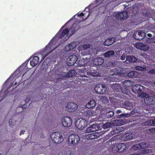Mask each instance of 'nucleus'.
Segmentation results:
<instances>
[{"mask_svg":"<svg viewBox=\"0 0 155 155\" xmlns=\"http://www.w3.org/2000/svg\"><path fill=\"white\" fill-rule=\"evenodd\" d=\"M87 61L85 59H83L79 60L78 62V65L80 67H84V68L81 70V74L79 77H87V75L95 76V74L94 72L95 71L91 67L90 68L88 67L87 65ZM89 67L90 66L88 65Z\"/></svg>","mask_w":155,"mask_h":155,"instance_id":"f257e3e1","label":"nucleus"},{"mask_svg":"<svg viewBox=\"0 0 155 155\" xmlns=\"http://www.w3.org/2000/svg\"><path fill=\"white\" fill-rule=\"evenodd\" d=\"M50 137L53 141L56 143H60L63 141L62 135L59 132H56L52 133Z\"/></svg>","mask_w":155,"mask_h":155,"instance_id":"f03ea898","label":"nucleus"},{"mask_svg":"<svg viewBox=\"0 0 155 155\" xmlns=\"http://www.w3.org/2000/svg\"><path fill=\"white\" fill-rule=\"evenodd\" d=\"M111 87L115 91L120 92V91L124 94L127 95H129L130 94L129 90L127 89H124L121 87V85L119 84H113L111 85Z\"/></svg>","mask_w":155,"mask_h":155,"instance_id":"7ed1b4c3","label":"nucleus"},{"mask_svg":"<svg viewBox=\"0 0 155 155\" xmlns=\"http://www.w3.org/2000/svg\"><path fill=\"white\" fill-rule=\"evenodd\" d=\"M127 146L124 143H119L114 145L112 149V151L115 153L117 152H121L126 149Z\"/></svg>","mask_w":155,"mask_h":155,"instance_id":"20e7f679","label":"nucleus"},{"mask_svg":"<svg viewBox=\"0 0 155 155\" xmlns=\"http://www.w3.org/2000/svg\"><path fill=\"white\" fill-rule=\"evenodd\" d=\"M82 21L78 20L77 21H75L72 25L71 28L68 30V34L69 36H68V38L74 34L75 31L80 28V26L79 25L80 23Z\"/></svg>","mask_w":155,"mask_h":155,"instance_id":"39448f33","label":"nucleus"},{"mask_svg":"<svg viewBox=\"0 0 155 155\" xmlns=\"http://www.w3.org/2000/svg\"><path fill=\"white\" fill-rule=\"evenodd\" d=\"M80 140L79 137L76 134L70 135L68 139V143L70 144L75 145L77 144Z\"/></svg>","mask_w":155,"mask_h":155,"instance_id":"423d86ee","label":"nucleus"},{"mask_svg":"<svg viewBox=\"0 0 155 155\" xmlns=\"http://www.w3.org/2000/svg\"><path fill=\"white\" fill-rule=\"evenodd\" d=\"M87 125V121L84 119H79L76 123L77 127L79 129H83Z\"/></svg>","mask_w":155,"mask_h":155,"instance_id":"0eeeda50","label":"nucleus"},{"mask_svg":"<svg viewBox=\"0 0 155 155\" xmlns=\"http://www.w3.org/2000/svg\"><path fill=\"white\" fill-rule=\"evenodd\" d=\"M107 88L103 84H99L96 85L94 88V90L97 93L99 94H103L107 91Z\"/></svg>","mask_w":155,"mask_h":155,"instance_id":"6e6552de","label":"nucleus"},{"mask_svg":"<svg viewBox=\"0 0 155 155\" xmlns=\"http://www.w3.org/2000/svg\"><path fill=\"white\" fill-rule=\"evenodd\" d=\"M62 125L64 127H69L71 126L72 123V119L69 117H65L61 120Z\"/></svg>","mask_w":155,"mask_h":155,"instance_id":"1a4fd4ad","label":"nucleus"},{"mask_svg":"<svg viewBox=\"0 0 155 155\" xmlns=\"http://www.w3.org/2000/svg\"><path fill=\"white\" fill-rule=\"evenodd\" d=\"M145 35V33L141 31H136L133 35L134 39L138 40H141L143 39Z\"/></svg>","mask_w":155,"mask_h":155,"instance_id":"9d476101","label":"nucleus"},{"mask_svg":"<svg viewBox=\"0 0 155 155\" xmlns=\"http://www.w3.org/2000/svg\"><path fill=\"white\" fill-rule=\"evenodd\" d=\"M115 18L118 20H121L126 19L128 17V11H124L116 14Z\"/></svg>","mask_w":155,"mask_h":155,"instance_id":"9b49d317","label":"nucleus"},{"mask_svg":"<svg viewBox=\"0 0 155 155\" xmlns=\"http://www.w3.org/2000/svg\"><path fill=\"white\" fill-rule=\"evenodd\" d=\"M127 114H121L119 115L117 117V118L119 119L115 120L116 124L118 126H120L125 124V122L124 121V120L120 119L125 117H127Z\"/></svg>","mask_w":155,"mask_h":155,"instance_id":"f8f14e48","label":"nucleus"},{"mask_svg":"<svg viewBox=\"0 0 155 155\" xmlns=\"http://www.w3.org/2000/svg\"><path fill=\"white\" fill-rule=\"evenodd\" d=\"M78 60L77 57L75 55H72L69 56L67 58L68 65L69 66L73 65Z\"/></svg>","mask_w":155,"mask_h":155,"instance_id":"ddd939ff","label":"nucleus"},{"mask_svg":"<svg viewBox=\"0 0 155 155\" xmlns=\"http://www.w3.org/2000/svg\"><path fill=\"white\" fill-rule=\"evenodd\" d=\"M144 99V103L147 105L153 104L155 103V100L154 97L150 96L147 94Z\"/></svg>","mask_w":155,"mask_h":155,"instance_id":"4468645a","label":"nucleus"},{"mask_svg":"<svg viewBox=\"0 0 155 155\" xmlns=\"http://www.w3.org/2000/svg\"><path fill=\"white\" fill-rule=\"evenodd\" d=\"M67 107L69 111L74 112L77 110L78 106L74 103L69 102L67 104Z\"/></svg>","mask_w":155,"mask_h":155,"instance_id":"2eb2a0df","label":"nucleus"},{"mask_svg":"<svg viewBox=\"0 0 155 155\" xmlns=\"http://www.w3.org/2000/svg\"><path fill=\"white\" fill-rule=\"evenodd\" d=\"M136 47L138 49L145 51L148 50L149 47L148 45H144L143 43H138L136 44Z\"/></svg>","mask_w":155,"mask_h":155,"instance_id":"dca6fc26","label":"nucleus"},{"mask_svg":"<svg viewBox=\"0 0 155 155\" xmlns=\"http://www.w3.org/2000/svg\"><path fill=\"white\" fill-rule=\"evenodd\" d=\"M68 29L67 28H65L64 30H63L61 34L60 31H59L56 35L54 37H55V38L57 37L58 39H60L62 38L67 34V36H69V34H68Z\"/></svg>","mask_w":155,"mask_h":155,"instance_id":"f3484780","label":"nucleus"},{"mask_svg":"<svg viewBox=\"0 0 155 155\" xmlns=\"http://www.w3.org/2000/svg\"><path fill=\"white\" fill-rule=\"evenodd\" d=\"M104 59L102 58H96L93 61V65L96 66L101 65L104 62Z\"/></svg>","mask_w":155,"mask_h":155,"instance_id":"a211bd4d","label":"nucleus"},{"mask_svg":"<svg viewBox=\"0 0 155 155\" xmlns=\"http://www.w3.org/2000/svg\"><path fill=\"white\" fill-rule=\"evenodd\" d=\"M124 130V128L122 127H115L111 131V133L112 135H114L119 134Z\"/></svg>","mask_w":155,"mask_h":155,"instance_id":"6ab92c4d","label":"nucleus"},{"mask_svg":"<svg viewBox=\"0 0 155 155\" xmlns=\"http://www.w3.org/2000/svg\"><path fill=\"white\" fill-rule=\"evenodd\" d=\"M56 48H55L53 49H52L50 45V44H48L46 46L44 49V51L46 52V54L44 56L42 57V59H43L53 50L54 49Z\"/></svg>","mask_w":155,"mask_h":155,"instance_id":"aec40b11","label":"nucleus"},{"mask_svg":"<svg viewBox=\"0 0 155 155\" xmlns=\"http://www.w3.org/2000/svg\"><path fill=\"white\" fill-rule=\"evenodd\" d=\"M123 107L127 110H130L133 109V104L128 101H125L122 103Z\"/></svg>","mask_w":155,"mask_h":155,"instance_id":"412c9836","label":"nucleus"},{"mask_svg":"<svg viewBox=\"0 0 155 155\" xmlns=\"http://www.w3.org/2000/svg\"><path fill=\"white\" fill-rule=\"evenodd\" d=\"M39 61V57L37 56H35L33 58L32 60L30 61V64L32 67H35L38 64Z\"/></svg>","mask_w":155,"mask_h":155,"instance_id":"4be33fe9","label":"nucleus"},{"mask_svg":"<svg viewBox=\"0 0 155 155\" xmlns=\"http://www.w3.org/2000/svg\"><path fill=\"white\" fill-rule=\"evenodd\" d=\"M120 68L119 67H116L114 69H110V72H114L113 74H110L112 76L115 75H120L121 74L122 71L120 70Z\"/></svg>","mask_w":155,"mask_h":155,"instance_id":"5701e85b","label":"nucleus"},{"mask_svg":"<svg viewBox=\"0 0 155 155\" xmlns=\"http://www.w3.org/2000/svg\"><path fill=\"white\" fill-rule=\"evenodd\" d=\"M133 84V83L132 81L129 80H125L123 82V85L125 87V88L123 89H128L127 88L132 86Z\"/></svg>","mask_w":155,"mask_h":155,"instance_id":"b1692460","label":"nucleus"},{"mask_svg":"<svg viewBox=\"0 0 155 155\" xmlns=\"http://www.w3.org/2000/svg\"><path fill=\"white\" fill-rule=\"evenodd\" d=\"M115 41V38H110L106 39L104 42L105 46H109L112 45Z\"/></svg>","mask_w":155,"mask_h":155,"instance_id":"393cba45","label":"nucleus"},{"mask_svg":"<svg viewBox=\"0 0 155 155\" xmlns=\"http://www.w3.org/2000/svg\"><path fill=\"white\" fill-rule=\"evenodd\" d=\"M76 71L75 70H72L68 72L67 74L64 73L63 76H61L62 78H70L75 76L76 75Z\"/></svg>","mask_w":155,"mask_h":155,"instance_id":"a878e982","label":"nucleus"},{"mask_svg":"<svg viewBox=\"0 0 155 155\" xmlns=\"http://www.w3.org/2000/svg\"><path fill=\"white\" fill-rule=\"evenodd\" d=\"M132 137V134L128 133H126L122 134V139L124 141L130 139Z\"/></svg>","mask_w":155,"mask_h":155,"instance_id":"bb28decb","label":"nucleus"},{"mask_svg":"<svg viewBox=\"0 0 155 155\" xmlns=\"http://www.w3.org/2000/svg\"><path fill=\"white\" fill-rule=\"evenodd\" d=\"M139 86L137 93L140 96H143L145 97L147 95V94L143 92V87L141 85H138Z\"/></svg>","mask_w":155,"mask_h":155,"instance_id":"cd10ccee","label":"nucleus"},{"mask_svg":"<svg viewBox=\"0 0 155 155\" xmlns=\"http://www.w3.org/2000/svg\"><path fill=\"white\" fill-rule=\"evenodd\" d=\"M139 76L138 73L136 71H131L129 72L127 74V76L129 78H136Z\"/></svg>","mask_w":155,"mask_h":155,"instance_id":"c85d7f7f","label":"nucleus"},{"mask_svg":"<svg viewBox=\"0 0 155 155\" xmlns=\"http://www.w3.org/2000/svg\"><path fill=\"white\" fill-rule=\"evenodd\" d=\"M76 46V43L75 42H73L67 45L65 48L67 51H69L73 49Z\"/></svg>","mask_w":155,"mask_h":155,"instance_id":"c756f323","label":"nucleus"},{"mask_svg":"<svg viewBox=\"0 0 155 155\" xmlns=\"http://www.w3.org/2000/svg\"><path fill=\"white\" fill-rule=\"evenodd\" d=\"M28 61H26L24 63H23L20 67L19 68V70L18 71V69L14 73L15 74H16V73H17V72H18V73H21L25 68L26 66H27V64L28 63Z\"/></svg>","mask_w":155,"mask_h":155,"instance_id":"7c9ffc66","label":"nucleus"},{"mask_svg":"<svg viewBox=\"0 0 155 155\" xmlns=\"http://www.w3.org/2000/svg\"><path fill=\"white\" fill-rule=\"evenodd\" d=\"M95 101L94 100H91L86 105V107L87 108L93 107L95 106Z\"/></svg>","mask_w":155,"mask_h":155,"instance_id":"2f4dec72","label":"nucleus"},{"mask_svg":"<svg viewBox=\"0 0 155 155\" xmlns=\"http://www.w3.org/2000/svg\"><path fill=\"white\" fill-rule=\"evenodd\" d=\"M126 60L129 62L135 63L137 61V58L133 56L130 55L127 57Z\"/></svg>","mask_w":155,"mask_h":155,"instance_id":"473e14b6","label":"nucleus"},{"mask_svg":"<svg viewBox=\"0 0 155 155\" xmlns=\"http://www.w3.org/2000/svg\"><path fill=\"white\" fill-rule=\"evenodd\" d=\"M115 52L114 51L110 50L105 52L104 55L105 57L109 58L113 56Z\"/></svg>","mask_w":155,"mask_h":155,"instance_id":"72a5a7b5","label":"nucleus"},{"mask_svg":"<svg viewBox=\"0 0 155 155\" xmlns=\"http://www.w3.org/2000/svg\"><path fill=\"white\" fill-rule=\"evenodd\" d=\"M95 134V133L89 134L86 136V138L87 140L94 139L97 138V136Z\"/></svg>","mask_w":155,"mask_h":155,"instance_id":"f704fd0d","label":"nucleus"},{"mask_svg":"<svg viewBox=\"0 0 155 155\" xmlns=\"http://www.w3.org/2000/svg\"><path fill=\"white\" fill-rule=\"evenodd\" d=\"M140 85V84H136L133 86L132 87V91L134 93L136 94L137 93L139 89L138 88L139 87L138 85Z\"/></svg>","mask_w":155,"mask_h":155,"instance_id":"c9c22d12","label":"nucleus"},{"mask_svg":"<svg viewBox=\"0 0 155 155\" xmlns=\"http://www.w3.org/2000/svg\"><path fill=\"white\" fill-rule=\"evenodd\" d=\"M100 100L103 104H106L109 102L107 98L105 96L101 97Z\"/></svg>","mask_w":155,"mask_h":155,"instance_id":"e433bc0d","label":"nucleus"},{"mask_svg":"<svg viewBox=\"0 0 155 155\" xmlns=\"http://www.w3.org/2000/svg\"><path fill=\"white\" fill-rule=\"evenodd\" d=\"M146 125L155 126V119L149 120L145 122Z\"/></svg>","mask_w":155,"mask_h":155,"instance_id":"4c0bfd02","label":"nucleus"},{"mask_svg":"<svg viewBox=\"0 0 155 155\" xmlns=\"http://www.w3.org/2000/svg\"><path fill=\"white\" fill-rule=\"evenodd\" d=\"M114 114V113L113 111H110L107 112L105 114L106 117L110 118L113 117Z\"/></svg>","mask_w":155,"mask_h":155,"instance_id":"58836bf2","label":"nucleus"},{"mask_svg":"<svg viewBox=\"0 0 155 155\" xmlns=\"http://www.w3.org/2000/svg\"><path fill=\"white\" fill-rule=\"evenodd\" d=\"M140 143V147H141V149L145 148L149 145V143H148L142 142Z\"/></svg>","mask_w":155,"mask_h":155,"instance_id":"ea45409f","label":"nucleus"},{"mask_svg":"<svg viewBox=\"0 0 155 155\" xmlns=\"http://www.w3.org/2000/svg\"><path fill=\"white\" fill-rule=\"evenodd\" d=\"M140 143L136 144L133 146L132 147L133 149L135 150H141Z\"/></svg>","mask_w":155,"mask_h":155,"instance_id":"a19ab883","label":"nucleus"},{"mask_svg":"<svg viewBox=\"0 0 155 155\" xmlns=\"http://www.w3.org/2000/svg\"><path fill=\"white\" fill-rule=\"evenodd\" d=\"M85 115L87 117H89L92 116L93 115V112L92 110H88L85 112Z\"/></svg>","mask_w":155,"mask_h":155,"instance_id":"79ce46f5","label":"nucleus"},{"mask_svg":"<svg viewBox=\"0 0 155 155\" xmlns=\"http://www.w3.org/2000/svg\"><path fill=\"white\" fill-rule=\"evenodd\" d=\"M131 10L132 15H135L138 13V10L137 8H131Z\"/></svg>","mask_w":155,"mask_h":155,"instance_id":"37998d69","label":"nucleus"},{"mask_svg":"<svg viewBox=\"0 0 155 155\" xmlns=\"http://www.w3.org/2000/svg\"><path fill=\"white\" fill-rule=\"evenodd\" d=\"M111 123L109 122H107L103 125V127L104 129H107L110 128L111 127Z\"/></svg>","mask_w":155,"mask_h":155,"instance_id":"c03bdc74","label":"nucleus"},{"mask_svg":"<svg viewBox=\"0 0 155 155\" xmlns=\"http://www.w3.org/2000/svg\"><path fill=\"white\" fill-rule=\"evenodd\" d=\"M135 68L136 70L138 71H144L146 69L145 68L141 66H137Z\"/></svg>","mask_w":155,"mask_h":155,"instance_id":"a18cd8bd","label":"nucleus"},{"mask_svg":"<svg viewBox=\"0 0 155 155\" xmlns=\"http://www.w3.org/2000/svg\"><path fill=\"white\" fill-rule=\"evenodd\" d=\"M92 127H91V126H90L87 128L86 130V131L87 133H88L94 132V130H92Z\"/></svg>","mask_w":155,"mask_h":155,"instance_id":"49530a36","label":"nucleus"},{"mask_svg":"<svg viewBox=\"0 0 155 155\" xmlns=\"http://www.w3.org/2000/svg\"><path fill=\"white\" fill-rule=\"evenodd\" d=\"M92 54L94 55H95V54H97V49L95 48H94L92 50Z\"/></svg>","mask_w":155,"mask_h":155,"instance_id":"de8ad7c7","label":"nucleus"},{"mask_svg":"<svg viewBox=\"0 0 155 155\" xmlns=\"http://www.w3.org/2000/svg\"><path fill=\"white\" fill-rule=\"evenodd\" d=\"M90 47V44H84L82 46V47L84 49L86 50L88 48H89Z\"/></svg>","mask_w":155,"mask_h":155,"instance_id":"09e8293b","label":"nucleus"},{"mask_svg":"<svg viewBox=\"0 0 155 155\" xmlns=\"http://www.w3.org/2000/svg\"><path fill=\"white\" fill-rule=\"evenodd\" d=\"M109 99L110 101L111 102L115 103L116 101V99L114 98V97H109Z\"/></svg>","mask_w":155,"mask_h":155,"instance_id":"8fccbe9b","label":"nucleus"},{"mask_svg":"<svg viewBox=\"0 0 155 155\" xmlns=\"http://www.w3.org/2000/svg\"><path fill=\"white\" fill-rule=\"evenodd\" d=\"M91 127H92V130H94V131H95L97 130V126L95 124H92V125L91 126Z\"/></svg>","mask_w":155,"mask_h":155,"instance_id":"3c124183","label":"nucleus"},{"mask_svg":"<svg viewBox=\"0 0 155 155\" xmlns=\"http://www.w3.org/2000/svg\"><path fill=\"white\" fill-rule=\"evenodd\" d=\"M105 0H96L95 1V2L96 4H100L101 3H103Z\"/></svg>","mask_w":155,"mask_h":155,"instance_id":"603ef678","label":"nucleus"},{"mask_svg":"<svg viewBox=\"0 0 155 155\" xmlns=\"http://www.w3.org/2000/svg\"><path fill=\"white\" fill-rule=\"evenodd\" d=\"M148 73L151 74H155V69L151 70L149 71Z\"/></svg>","mask_w":155,"mask_h":155,"instance_id":"864d4df0","label":"nucleus"},{"mask_svg":"<svg viewBox=\"0 0 155 155\" xmlns=\"http://www.w3.org/2000/svg\"><path fill=\"white\" fill-rule=\"evenodd\" d=\"M77 16L78 17H80V16L82 17L85 14L83 12H81L80 13H77Z\"/></svg>","mask_w":155,"mask_h":155,"instance_id":"5fc2aeb1","label":"nucleus"},{"mask_svg":"<svg viewBox=\"0 0 155 155\" xmlns=\"http://www.w3.org/2000/svg\"><path fill=\"white\" fill-rule=\"evenodd\" d=\"M125 56L123 54L122 55L120 58V59L122 60H124L125 59Z\"/></svg>","mask_w":155,"mask_h":155,"instance_id":"6e6d98bb","label":"nucleus"},{"mask_svg":"<svg viewBox=\"0 0 155 155\" xmlns=\"http://www.w3.org/2000/svg\"><path fill=\"white\" fill-rule=\"evenodd\" d=\"M12 119H10L9 120V121H8L9 125L11 127H12V124L11 123L12 122Z\"/></svg>","mask_w":155,"mask_h":155,"instance_id":"4d7b16f0","label":"nucleus"},{"mask_svg":"<svg viewBox=\"0 0 155 155\" xmlns=\"http://www.w3.org/2000/svg\"><path fill=\"white\" fill-rule=\"evenodd\" d=\"M25 131L23 130L21 131L20 133V135H21L24 134Z\"/></svg>","mask_w":155,"mask_h":155,"instance_id":"13d9d810","label":"nucleus"},{"mask_svg":"<svg viewBox=\"0 0 155 155\" xmlns=\"http://www.w3.org/2000/svg\"><path fill=\"white\" fill-rule=\"evenodd\" d=\"M11 84L10 86H11L12 85H16L17 84V82H15V84H14V83L13 82L12 83H11Z\"/></svg>","mask_w":155,"mask_h":155,"instance_id":"bf43d9fd","label":"nucleus"},{"mask_svg":"<svg viewBox=\"0 0 155 155\" xmlns=\"http://www.w3.org/2000/svg\"><path fill=\"white\" fill-rule=\"evenodd\" d=\"M89 12L87 16V17L83 19V21H84V20H86L88 17L89 16Z\"/></svg>","mask_w":155,"mask_h":155,"instance_id":"052dcab7","label":"nucleus"},{"mask_svg":"<svg viewBox=\"0 0 155 155\" xmlns=\"http://www.w3.org/2000/svg\"><path fill=\"white\" fill-rule=\"evenodd\" d=\"M150 131H152L153 132H155V128L150 129Z\"/></svg>","mask_w":155,"mask_h":155,"instance_id":"680f3d73","label":"nucleus"},{"mask_svg":"<svg viewBox=\"0 0 155 155\" xmlns=\"http://www.w3.org/2000/svg\"><path fill=\"white\" fill-rule=\"evenodd\" d=\"M29 101V99H28V97H27L25 99V102L26 103H28V101Z\"/></svg>","mask_w":155,"mask_h":155,"instance_id":"e2e57ef3","label":"nucleus"},{"mask_svg":"<svg viewBox=\"0 0 155 155\" xmlns=\"http://www.w3.org/2000/svg\"><path fill=\"white\" fill-rule=\"evenodd\" d=\"M147 35L149 37H151L152 36V34L150 33L148 34Z\"/></svg>","mask_w":155,"mask_h":155,"instance_id":"0e129e2a","label":"nucleus"},{"mask_svg":"<svg viewBox=\"0 0 155 155\" xmlns=\"http://www.w3.org/2000/svg\"><path fill=\"white\" fill-rule=\"evenodd\" d=\"M121 112V111L120 110H118L117 111V113H120Z\"/></svg>","mask_w":155,"mask_h":155,"instance_id":"69168bd1","label":"nucleus"},{"mask_svg":"<svg viewBox=\"0 0 155 155\" xmlns=\"http://www.w3.org/2000/svg\"><path fill=\"white\" fill-rule=\"evenodd\" d=\"M140 155V154H139L134 153V154H131V155Z\"/></svg>","mask_w":155,"mask_h":155,"instance_id":"338daca9","label":"nucleus"},{"mask_svg":"<svg viewBox=\"0 0 155 155\" xmlns=\"http://www.w3.org/2000/svg\"><path fill=\"white\" fill-rule=\"evenodd\" d=\"M153 66L155 68V64L153 65Z\"/></svg>","mask_w":155,"mask_h":155,"instance_id":"774afa93","label":"nucleus"}]
</instances>
